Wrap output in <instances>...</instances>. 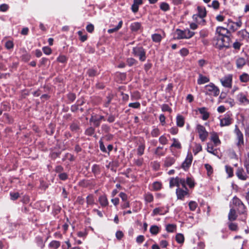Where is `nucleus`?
Masks as SVG:
<instances>
[{
    "mask_svg": "<svg viewBox=\"0 0 249 249\" xmlns=\"http://www.w3.org/2000/svg\"><path fill=\"white\" fill-rule=\"evenodd\" d=\"M94 133V129L91 127L88 128L86 130V133L87 135H89V136H91L92 135H93Z\"/></svg>",
    "mask_w": 249,
    "mask_h": 249,
    "instance_id": "nucleus-56",
    "label": "nucleus"
},
{
    "mask_svg": "<svg viewBox=\"0 0 249 249\" xmlns=\"http://www.w3.org/2000/svg\"><path fill=\"white\" fill-rule=\"evenodd\" d=\"M197 10H198V14H197L199 16V18L201 20V21L204 22L205 20L203 19V18L206 15V12L205 8L204 7L198 6L197 7Z\"/></svg>",
    "mask_w": 249,
    "mask_h": 249,
    "instance_id": "nucleus-19",
    "label": "nucleus"
},
{
    "mask_svg": "<svg viewBox=\"0 0 249 249\" xmlns=\"http://www.w3.org/2000/svg\"><path fill=\"white\" fill-rule=\"evenodd\" d=\"M130 27L131 31L136 32L141 29V24L138 22H135L131 24Z\"/></svg>",
    "mask_w": 249,
    "mask_h": 249,
    "instance_id": "nucleus-25",
    "label": "nucleus"
},
{
    "mask_svg": "<svg viewBox=\"0 0 249 249\" xmlns=\"http://www.w3.org/2000/svg\"><path fill=\"white\" fill-rule=\"evenodd\" d=\"M212 6L214 9H217L219 6V3L217 0H213L212 3Z\"/></svg>",
    "mask_w": 249,
    "mask_h": 249,
    "instance_id": "nucleus-64",
    "label": "nucleus"
},
{
    "mask_svg": "<svg viewBox=\"0 0 249 249\" xmlns=\"http://www.w3.org/2000/svg\"><path fill=\"white\" fill-rule=\"evenodd\" d=\"M239 79L242 82L247 83L249 81V74L244 72L240 75Z\"/></svg>",
    "mask_w": 249,
    "mask_h": 249,
    "instance_id": "nucleus-29",
    "label": "nucleus"
},
{
    "mask_svg": "<svg viewBox=\"0 0 249 249\" xmlns=\"http://www.w3.org/2000/svg\"><path fill=\"white\" fill-rule=\"evenodd\" d=\"M202 150V146L200 144H196L195 145L194 152L195 154H197L199 152Z\"/></svg>",
    "mask_w": 249,
    "mask_h": 249,
    "instance_id": "nucleus-57",
    "label": "nucleus"
},
{
    "mask_svg": "<svg viewBox=\"0 0 249 249\" xmlns=\"http://www.w3.org/2000/svg\"><path fill=\"white\" fill-rule=\"evenodd\" d=\"M87 203L88 205H93L94 203V199L92 195H89L87 197Z\"/></svg>",
    "mask_w": 249,
    "mask_h": 249,
    "instance_id": "nucleus-45",
    "label": "nucleus"
},
{
    "mask_svg": "<svg viewBox=\"0 0 249 249\" xmlns=\"http://www.w3.org/2000/svg\"><path fill=\"white\" fill-rule=\"evenodd\" d=\"M229 219L230 221H233L236 219L237 217L236 213L235 210L231 209L228 215Z\"/></svg>",
    "mask_w": 249,
    "mask_h": 249,
    "instance_id": "nucleus-27",
    "label": "nucleus"
},
{
    "mask_svg": "<svg viewBox=\"0 0 249 249\" xmlns=\"http://www.w3.org/2000/svg\"><path fill=\"white\" fill-rule=\"evenodd\" d=\"M168 210H165L163 207H157L155 208L151 213L152 216H155L157 215H164L168 212Z\"/></svg>",
    "mask_w": 249,
    "mask_h": 249,
    "instance_id": "nucleus-15",
    "label": "nucleus"
},
{
    "mask_svg": "<svg viewBox=\"0 0 249 249\" xmlns=\"http://www.w3.org/2000/svg\"><path fill=\"white\" fill-rule=\"evenodd\" d=\"M172 140L173 141V143L171 145V147H174L178 149H180L181 148V144L177 139L173 138Z\"/></svg>",
    "mask_w": 249,
    "mask_h": 249,
    "instance_id": "nucleus-36",
    "label": "nucleus"
},
{
    "mask_svg": "<svg viewBox=\"0 0 249 249\" xmlns=\"http://www.w3.org/2000/svg\"><path fill=\"white\" fill-rule=\"evenodd\" d=\"M128 106L134 108H138L140 107V104L139 102L129 103Z\"/></svg>",
    "mask_w": 249,
    "mask_h": 249,
    "instance_id": "nucleus-55",
    "label": "nucleus"
},
{
    "mask_svg": "<svg viewBox=\"0 0 249 249\" xmlns=\"http://www.w3.org/2000/svg\"><path fill=\"white\" fill-rule=\"evenodd\" d=\"M185 183L191 188H193L195 186L194 180L191 178H187Z\"/></svg>",
    "mask_w": 249,
    "mask_h": 249,
    "instance_id": "nucleus-41",
    "label": "nucleus"
},
{
    "mask_svg": "<svg viewBox=\"0 0 249 249\" xmlns=\"http://www.w3.org/2000/svg\"><path fill=\"white\" fill-rule=\"evenodd\" d=\"M229 228L232 231H236L238 230L237 225L234 223H230L229 224Z\"/></svg>",
    "mask_w": 249,
    "mask_h": 249,
    "instance_id": "nucleus-48",
    "label": "nucleus"
},
{
    "mask_svg": "<svg viewBox=\"0 0 249 249\" xmlns=\"http://www.w3.org/2000/svg\"><path fill=\"white\" fill-rule=\"evenodd\" d=\"M152 38L153 41L159 42L161 39V36L160 34H155L152 36Z\"/></svg>",
    "mask_w": 249,
    "mask_h": 249,
    "instance_id": "nucleus-40",
    "label": "nucleus"
},
{
    "mask_svg": "<svg viewBox=\"0 0 249 249\" xmlns=\"http://www.w3.org/2000/svg\"><path fill=\"white\" fill-rule=\"evenodd\" d=\"M160 133V130L158 128L154 126L153 127V129L151 132V135L153 137H158Z\"/></svg>",
    "mask_w": 249,
    "mask_h": 249,
    "instance_id": "nucleus-35",
    "label": "nucleus"
},
{
    "mask_svg": "<svg viewBox=\"0 0 249 249\" xmlns=\"http://www.w3.org/2000/svg\"><path fill=\"white\" fill-rule=\"evenodd\" d=\"M237 209L239 213L242 214L245 213L247 211V208L243 203L237 207Z\"/></svg>",
    "mask_w": 249,
    "mask_h": 249,
    "instance_id": "nucleus-47",
    "label": "nucleus"
},
{
    "mask_svg": "<svg viewBox=\"0 0 249 249\" xmlns=\"http://www.w3.org/2000/svg\"><path fill=\"white\" fill-rule=\"evenodd\" d=\"M189 209L191 211H195L197 207V204L194 201H191L189 203Z\"/></svg>",
    "mask_w": 249,
    "mask_h": 249,
    "instance_id": "nucleus-42",
    "label": "nucleus"
},
{
    "mask_svg": "<svg viewBox=\"0 0 249 249\" xmlns=\"http://www.w3.org/2000/svg\"><path fill=\"white\" fill-rule=\"evenodd\" d=\"M99 202L102 207H106L108 205V202L106 196H101L99 197Z\"/></svg>",
    "mask_w": 249,
    "mask_h": 249,
    "instance_id": "nucleus-21",
    "label": "nucleus"
},
{
    "mask_svg": "<svg viewBox=\"0 0 249 249\" xmlns=\"http://www.w3.org/2000/svg\"><path fill=\"white\" fill-rule=\"evenodd\" d=\"M244 167L246 171L242 167H237L235 175L237 178L242 181H246L249 178V156L246 158L244 161Z\"/></svg>",
    "mask_w": 249,
    "mask_h": 249,
    "instance_id": "nucleus-1",
    "label": "nucleus"
},
{
    "mask_svg": "<svg viewBox=\"0 0 249 249\" xmlns=\"http://www.w3.org/2000/svg\"><path fill=\"white\" fill-rule=\"evenodd\" d=\"M232 122L231 115L228 113L224 114L223 117L220 119V125L221 127L229 126Z\"/></svg>",
    "mask_w": 249,
    "mask_h": 249,
    "instance_id": "nucleus-10",
    "label": "nucleus"
},
{
    "mask_svg": "<svg viewBox=\"0 0 249 249\" xmlns=\"http://www.w3.org/2000/svg\"><path fill=\"white\" fill-rule=\"evenodd\" d=\"M211 140L214 143L215 146H217L220 144L221 142L218 138V136L216 133H213L211 136Z\"/></svg>",
    "mask_w": 249,
    "mask_h": 249,
    "instance_id": "nucleus-23",
    "label": "nucleus"
},
{
    "mask_svg": "<svg viewBox=\"0 0 249 249\" xmlns=\"http://www.w3.org/2000/svg\"><path fill=\"white\" fill-rule=\"evenodd\" d=\"M9 8V6L6 4H2L0 5V11L2 12L6 11Z\"/></svg>",
    "mask_w": 249,
    "mask_h": 249,
    "instance_id": "nucleus-59",
    "label": "nucleus"
},
{
    "mask_svg": "<svg viewBox=\"0 0 249 249\" xmlns=\"http://www.w3.org/2000/svg\"><path fill=\"white\" fill-rule=\"evenodd\" d=\"M99 166L96 164L93 165L92 167V171L94 174H98L99 172Z\"/></svg>",
    "mask_w": 249,
    "mask_h": 249,
    "instance_id": "nucleus-58",
    "label": "nucleus"
},
{
    "mask_svg": "<svg viewBox=\"0 0 249 249\" xmlns=\"http://www.w3.org/2000/svg\"><path fill=\"white\" fill-rule=\"evenodd\" d=\"M144 240V237L143 235H139L136 238V242L138 244L142 243Z\"/></svg>",
    "mask_w": 249,
    "mask_h": 249,
    "instance_id": "nucleus-60",
    "label": "nucleus"
},
{
    "mask_svg": "<svg viewBox=\"0 0 249 249\" xmlns=\"http://www.w3.org/2000/svg\"><path fill=\"white\" fill-rule=\"evenodd\" d=\"M193 160V156L192 154H188L185 160L182 164V168L186 170L190 166Z\"/></svg>",
    "mask_w": 249,
    "mask_h": 249,
    "instance_id": "nucleus-14",
    "label": "nucleus"
},
{
    "mask_svg": "<svg viewBox=\"0 0 249 249\" xmlns=\"http://www.w3.org/2000/svg\"><path fill=\"white\" fill-rule=\"evenodd\" d=\"M232 203L234 206H235L237 207H238L243 203L239 198L235 196L232 199Z\"/></svg>",
    "mask_w": 249,
    "mask_h": 249,
    "instance_id": "nucleus-37",
    "label": "nucleus"
},
{
    "mask_svg": "<svg viewBox=\"0 0 249 249\" xmlns=\"http://www.w3.org/2000/svg\"><path fill=\"white\" fill-rule=\"evenodd\" d=\"M198 110L200 114L202 115L201 118L203 120H206L209 118L210 114L207 111V109L206 107H203L199 108H198Z\"/></svg>",
    "mask_w": 249,
    "mask_h": 249,
    "instance_id": "nucleus-18",
    "label": "nucleus"
},
{
    "mask_svg": "<svg viewBox=\"0 0 249 249\" xmlns=\"http://www.w3.org/2000/svg\"><path fill=\"white\" fill-rule=\"evenodd\" d=\"M229 41L225 37L217 36L213 38V43L216 48L221 49L224 47H229Z\"/></svg>",
    "mask_w": 249,
    "mask_h": 249,
    "instance_id": "nucleus-2",
    "label": "nucleus"
},
{
    "mask_svg": "<svg viewBox=\"0 0 249 249\" xmlns=\"http://www.w3.org/2000/svg\"><path fill=\"white\" fill-rule=\"evenodd\" d=\"M225 23L227 25L229 31H231L232 32H235L236 31L242 26V22L240 19L235 22L232 21L231 19H228Z\"/></svg>",
    "mask_w": 249,
    "mask_h": 249,
    "instance_id": "nucleus-7",
    "label": "nucleus"
},
{
    "mask_svg": "<svg viewBox=\"0 0 249 249\" xmlns=\"http://www.w3.org/2000/svg\"><path fill=\"white\" fill-rule=\"evenodd\" d=\"M99 146L101 150L103 152H107V150L105 147V145L104 144L103 142L102 141V139H101V140L99 141Z\"/></svg>",
    "mask_w": 249,
    "mask_h": 249,
    "instance_id": "nucleus-53",
    "label": "nucleus"
},
{
    "mask_svg": "<svg viewBox=\"0 0 249 249\" xmlns=\"http://www.w3.org/2000/svg\"><path fill=\"white\" fill-rule=\"evenodd\" d=\"M175 162V160L173 158H167L166 159L164 164L166 166H171Z\"/></svg>",
    "mask_w": 249,
    "mask_h": 249,
    "instance_id": "nucleus-39",
    "label": "nucleus"
},
{
    "mask_svg": "<svg viewBox=\"0 0 249 249\" xmlns=\"http://www.w3.org/2000/svg\"><path fill=\"white\" fill-rule=\"evenodd\" d=\"M144 150V146L143 144H141L139 146L138 148V154L141 156L143 154Z\"/></svg>",
    "mask_w": 249,
    "mask_h": 249,
    "instance_id": "nucleus-54",
    "label": "nucleus"
},
{
    "mask_svg": "<svg viewBox=\"0 0 249 249\" xmlns=\"http://www.w3.org/2000/svg\"><path fill=\"white\" fill-rule=\"evenodd\" d=\"M204 92L206 95L217 96L219 95L220 91L214 84L210 83L204 87Z\"/></svg>",
    "mask_w": 249,
    "mask_h": 249,
    "instance_id": "nucleus-3",
    "label": "nucleus"
},
{
    "mask_svg": "<svg viewBox=\"0 0 249 249\" xmlns=\"http://www.w3.org/2000/svg\"><path fill=\"white\" fill-rule=\"evenodd\" d=\"M246 63V60L242 57L238 58L236 61V66L238 68H242L245 65Z\"/></svg>",
    "mask_w": 249,
    "mask_h": 249,
    "instance_id": "nucleus-26",
    "label": "nucleus"
},
{
    "mask_svg": "<svg viewBox=\"0 0 249 249\" xmlns=\"http://www.w3.org/2000/svg\"><path fill=\"white\" fill-rule=\"evenodd\" d=\"M205 167L207 171V174L208 176H210L213 173V171L212 167L209 164H206L205 165Z\"/></svg>",
    "mask_w": 249,
    "mask_h": 249,
    "instance_id": "nucleus-51",
    "label": "nucleus"
},
{
    "mask_svg": "<svg viewBox=\"0 0 249 249\" xmlns=\"http://www.w3.org/2000/svg\"><path fill=\"white\" fill-rule=\"evenodd\" d=\"M225 170L228 175V178H231L233 176V170L232 167L228 165H226Z\"/></svg>",
    "mask_w": 249,
    "mask_h": 249,
    "instance_id": "nucleus-33",
    "label": "nucleus"
},
{
    "mask_svg": "<svg viewBox=\"0 0 249 249\" xmlns=\"http://www.w3.org/2000/svg\"><path fill=\"white\" fill-rule=\"evenodd\" d=\"M122 25H123V21L121 20L120 21H119L118 25L116 27H115V28H113L112 29H108L107 30V32L109 34H111L114 32H117L122 27Z\"/></svg>",
    "mask_w": 249,
    "mask_h": 249,
    "instance_id": "nucleus-30",
    "label": "nucleus"
},
{
    "mask_svg": "<svg viewBox=\"0 0 249 249\" xmlns=\"http://www.w3.org/2000/svg\"><path fill=\"white\" fill-rule=\"evenodd\" d=\"M237 99L241 104L248 105L249 104V101L247 98L246 96L243 93H240L237 95Z\"/></svg>",
    "mask_w": 249,
    "mask_h": 249,
    "instance_id": "nucleus-20",
    "label": "nucleus"
},
{
    "mask_svg": "<svg viewBox=\"0 0 249 249\" xmlns=\"http://www.w3.org/2000/svg\"><path fill=\"white\" fill-rule=\"evenodd\" d=\"M185 180L183 178H172L170 180V187L171 188L174 186H177L179 188L180 186L185 187Z\"/></svg>",
    "mask_w": 249,
    "mask_h": 249,
    "instance_id": "nucleus-8",
    "label": "nucleus"
},
{
    "mask_svg": "<svg viewBox=\"0 0 249 249\" xmlns=\"http://www.w3.org/2000/svg\"><path fill=\"white\" fill-rule=\"evenodd\" d=\"M133 54L136 57H138L141 61H144L146 60V52L142 47H136L133 49Z\"/></svg>",
    "mask_w": 249,
    "mask_h": 249,
    "instance_id": "nucleus-5",
    "label": "nucleus"
},
{
    "mask_svg": "<svg viewBox=\"0 0 249 249\" xmlns=\"http://www.w3.org/2000/svg\"><path fill=\"white\" fill-rule=\"evenodd\" d=\"M161 184L159 182H155L153 183V188L156 190H158L161 188Z\"/></svg>",
    "mask_w": 249,
    "mask_h": 249,
    "instance_id": "nucleus-62",
    "label": "nucleus"
},
{
    "mask_svg": "<svg viewBox=\"0 0 249 249\" xmlns=\"http://www.w3.org/2000/svg\"><path fill=\"white\" fill-rule=\"evenodd\" d=\"M160 231V228L156 225H153L150 228V232L151 234L156 235L159 233Z\"/></svg>",
    "mask_w": 249,
    "mask_h": 249,
    "instance_id": "nucleus-32",
    "label": "nucleus"
},
{
    "mask_svg": "<svg viewBox=\"0 0 249 249\" xmlns=\"http://www.w3.org/2000/svg\"><path fill=\"white\" fill-rule=\"evenodd\" d=\"M176 229V226L173 224H168L166 226V230L168 232H173Z\"/></svg>",
    "mask_w": 249,
    "mask_h": 249,
    "instance_id": "nucleus-44",
    "label": "nucleus"
},
{
    "mask_svg": "<svg viewBox=\"0 0 249 249\" xmlns=\"http://www.w3.org/2000/svg\"><path fill=\"white\" fill-rule=\"evenodd\" d=\"M144 198L146 203H150L154 200V197L153 195L149 193H147L144 195Z\"/></svg>",
    "mask_w": 249,
    "mask_h": 249,
    "instance_id": "nucleus-31",
    "label": "nucleus"
},
{
    "mask_svg": "<svg viewBox=\"0 0 249 249\" xmlns=\"http://www.w3.org/2000/svg\"><path fill=\"white\" fill-rule=\"evenodd\" d=\"M225 102L226 103L228 104V105H229L231 107H233L235 105V102H234V100L231 98L227 99L225 100Z\"/></svg>",
    "mask_w": 249,
    "mask_h": 249,
    "instance_id": "nucleus-52",
    "label": "nucleus"
},
{
    "mask_svg": "<svg viewBox=\"0 0 249 249\" xmlns=\"http://www.w3.org/2000/svg\"><path fill=\"white\" fill-rule=\"evenodd\" d=\"M177 124L179 127H182L184 124V119L181 115L177 117Z\"/></svg>",
    "mask_w": 249,
    "mask_h": 249,
    "instance_id": "nucleus-28",
    "label": "nucleus"
},
{
    "mask_svg": "<svg viewBox=\"0 0 249 249\" xmlns=\"http://www.w3.org/2000/svg\"><path fill=\"white\" fill-rule=\"evenodd\" d=\"M60 246V242L58 241L53 240L49 244V246L54 249L58 248Z\"/></svg>",
    "mask_w": 249,
    "mask_h": 249,
    "instance_id": "nucleus-34",
    "label": "nucleus"
},
{
    "mask_svg": "<svg viewBox=\"0 0 249 249\" xmlns=\"http://www.w3.org/2000/svg\"><path fill=\"white\" fill-rule=\"evenodd\" d=\"M196 129L199 139L202 142H205L208 137V132L206 131L205 127L198 124L196 125Z\"/></svg>",
    "mask_w": 249,
    "mask_h": 249,
    "instance_id": "nucleus-6",
    "label": "nucleus"
},
{
    "mask_svg": "<svg viewBox=\"0 0 249 249\" xmlns=\"http://www.w3.org/2000/svg\"><path fill=\"white\" fill-rule=\"evenodd\" d=\"M210 78L208 76H204L201 73L198 74V77L197 80L198 85H202L209 82Z\"/></svg>",
    "mask_w": 249,
    "mask_h": 249,
    "instance_id": "nucleus-17",
    "label": "nucleus"
},
{
    "mask_svg": "<svg viewBox=\"0 0 249 249\" xmlns=\"http://www.w3.org/2000/svg\"><path fill=\"white\" fill-rule=\"evenodd\" d=\"M160 8L163 11H167L169 9V5L166 2H162L160 5Z\"/></svg>",
    "mask_w": 249,
    "mask_h": 249,
    "instance_id": "nucleus-46",
    "label": "nucleus"
},
{
    "mask_svg": "<svg viewBox=\"0 0 249 249\" xmlns=\"http://www.w3.org/2000/svg\"><path fill=\"white\" fill-rule=\"evenodd\" d=\"M78 35L80 37V40L84 42L86 41L87 39V36L86 35H83V32L82 31H79L78 32Z\"/></svg>",
    "mask_w": 249,
    "mask_h": 249,
    "instance_id": "nucleus-50",
    "label": "nucleus"
},
{
    "mask_svg": "<svg viewBox=\"0 0 249 249\" xmlns=\"http://www.w3.org/2000/svg\"><path fill=\"white\" fill-rule=\"evenodd\" d=\"M194 34V32H191L188 29L184 30L177 29L175 33L177 39H189L192 37Z\"/></svg>",
    "mask_w": 249,
    "mask_h": 249,
    "instance_id": "nucleus-4",
    "label": "nucleus"
},
{
    "mask_svg": "<svg viewBox=\"0 0 249 249\" xmlns=\"http://www.w3.org/2000/svg\"><path fill=\"white\" fill-rule=\"evenodd\" d=\"M207 151L208 152L215 156H216L217 153V150L216 149H214L213 144L211 143H207Z\"/></svg>",
    "mask_w": 249,
    "mask_h": 249,
    "instance_id": "nucleus-24",
    "label": "nucleus"
},
{
    "mask_svg": "<svg viewBox=\"0 0 249 249\" xmlns=\"http://www.w3.org/2000/svg\"><path fill=\"white\" fill-rule=\"evenodd\" d=\"M43 51L46 54L49 55L51 53L52 50L50 48L48 47H45L43 48Z\"/></svg>",
    "mask_w": 249,
    "mask_h": 249,
    "instance_id": "nucleus-63",
    "label": "nucleus"
},
{
    "mask_svg": "<svg viewBox=\"0 0 249 249\" xmlns=\"http://www.w3.org/2000/svg\"><path fill=\"white\" fill-rule=\"evenodd\" d=\"M161 110L163 112L168 111L170 113L172 111V109L167 104H163L162 105Z\"/></svg>",
    "mask_w": 249,
    "mask_h": 249,
    "instance_id": "nucleus-49",
    "label": "nucleus"
},
{
    "mask_svg": "<svg viewBox=\"0 0 249 249\" xmlns=\"http://www.w3.org/2000/svg\"><path fill=\"white\" fill-rule=\"evenodd\" d=\"M5 47L7 49H10L13 47V43L12 41L8 40L5 43Z\"/></svg>",
    "mask_w": 249,
    "mask_h": 249,
    "instance_id": "nucleus-61",
    "label": "nucleus"
},
{
    "mask_svg": "<svg viewBox=\"0 0 249 249\" xmlns=\"http://www.w3.org/2000/svg\"><path fill=\"white\" fill-rule=\"evenodd\" d=\"M229 33L230 31L228 29L221 26L217 27L216 30V34L218 36L225 37L228 40H230V37L227 36Z\"/></svg>",
    "mask_w": 249,
    "mask_h": 249,
    "instance_id": "nucleus-11",
    "label": "nucleus"
},
{
    "mask_svg": "<svg viewBox=\"0 0 249 249\" xmlns=\"http://www.w3.org/2000/svg\"><path fill=\"white\" fill-rule=\"evenodd\" d=\"M234 133H235L237 140V146L238 147H241L244 145V136L242 132L240 130L238 126L236 125L235 126V129L234 130Z\"/></svg>",
    "mask_w": 249,
    "mask_h": 249,
    "instance_id": "nucleus-9",
    "label": "nucleus"
},
{
    "mask_svg": "<svg viewBox=\"0 0 249 249\" xmlns=\"http://www.w3.org/2000/svg\"><path fill=\"white\" fill-rule=\"evenodd\" d=\"M222 85L226 88H231L232 83V76L231 75L226 76L220 79Z\"/></svg>",
    "mask_w": 249,
    "mask_h": 249,
    "instance_id": "nucleus-12",
    "label": "nucleus"
},
{
    "mask_svg": "<svg viewBox=\"0 0 249 249\" xmlns=\"http://www.w3.org/2000/svg\"><path fill=\"white\" fill-rule=\"evenodd\" d=\"M185 190H182L180 189L179 187L177 188L176 190V194L177 196L178 199H183L185 196L188 194V190L187 187H183Z\"/></svg>",
    "mask_w": 249,
    "mask_h": 249,
    "instance_id": "nucleus-13",
    "label": "nucleus"
},
{
    "mask_svg": "<svg viewBox=\"0 0 249 249\" xmlns=\"http://www.w3.org/2000/svg\"><path fill=\"white\" fill-rule=\"evenodd\" d=\"M176 239L178 243L182 244L184 242V237L182 234L178 233L176 235Z\"/></svg>",
    "mask_w": 249,
    "mask_h": 249,
    "instance_id": "nucleus-38",
    "label": "nucleus"
},
{
    "mask_svg": "<svg viewBox=\"0 0 249 249\" xmlns=\"http://www.w3.org/2000/svg\"><path fill=\"white\" fill-rule=\"evenodd\" d=\"M104 118L103 116L93 115L91 116L90 121L93 122L95 126H98L100 125V121Z\"/></svg>",
    "mask_w": 249,
    "mask_h": 249,
    "instance_id": "nucleus-16",
    "label": "nucleus"
},
{
    "mask_svg": "<svg viewBox=\"0 0 249 249\" xmlns=\"http://www.w3.org/2000/svg\"><path fill=\"white\" fill-rule=\"evenodd\" d=\"M239 37H241L243 39H248L249 38V33L245 30H242L237 33Z\"/></svg>",
    "mask_w": 249,
    "mask_h": 249,
    "instance_id": "nucleus-22",
    "label": "nucleus"
},
{
    "mask_svg": "<svg viewBox=\"0 0 249 249\" xmlns=\"http://www.w3.org/2000/svg\"><path fill=\"white\" fill-rule=\"evenodd\" d=\"M159 142L160 144L165 145L167 143L168 139L165 135H163L159 138Z\"/></svg>",
    "mask_w": 249,
    "mask_h": 249,
    "instance_id": "nucleus-43",
    "label": "nucleus"
}]
</instances>
